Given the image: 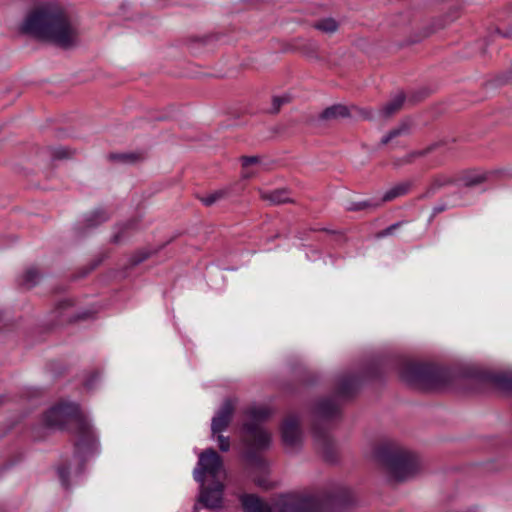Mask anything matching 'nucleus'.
Returning <instances> with one entry per match:
<instances>
[{
    "mask_svg": "<svg viewBox=\"0 0 512 512\" xmlns=\"http://www.w3.org/2000/svg\"><path fill=\"white\" fill-rule=\"evenodd\" d=\"M314 434H315L316 440L319 443H321L323 445H326L328 443V441H329L328 435L326 433L322 434L321 432H319L317 427L314 428Z\"/></svg>",
    "mask_w": 512,
    "mask_h": 512,
    "instance_id": "28",
    "label": "nucleus"
},
{
    "mask_svg": "<svg viewBox=\"0 0 512 512\" xmlns=\"http://www.w3.org/2000/svg\"><path fill=\"white\" fill-rule=\"evenodd\" d=\"M259 162L258 157L256 156H249V157H243L242 158V166L244 168L243 177L249 178L253 175V172L248 171V167L254 164H257Z\"/></svg>",
    "mask_w": 512,
    "mask_h": 512,
    "instance_id": "21",
    "label": "nucleus"
},
{
    "mask_svg": "<svg viewBox=\"0 0 512 512\" xmlns=\"http://www.w3.org/2000/svg\"><path fill=\"white\" fill-rule=\"evenodd\" d=\"M411 187L410 182H401L390 188L382 197V201H392L393 199L405 195Z\"/></svg>",
    "mask_w": 512,
    "mask_h": 512,
    "instance_id": "13",
    "label": "nucleus"
},
{
    "mask_svg": "<svg viewBox=\"0 0 512 512\" xmlns=\"http://www.w3.org/2000/svg\"><path fill=\"white\" fill-rule=\"evenodd\" d=\"M398 373L404 382L420 389L442 388L448 380V373L445 370L408 360L400 364Z\"/></svg>",
    "mask_w": 512,
    "mask_h": 512,
    "instance_id": "6",
    "label": "nucleus"
},
{
    "mask_svg": "<svg viewBox=\"0 0 512 512\" xmlns=\"http://www.w3.org/2000/svg\"><path fill=\"white\" fill-rule=\"evenodd\" d=\"M217 441L219 444V449L223 452H227L230 449V440L228 437L221 435V433L216 434Z\"/></svg>",
    "mask_w": 512,
    "mask_h": 512,
    "instance_id": "26",
    "label": "nucleus"
},
{
    "mask_svg": "<svg viewBox=\"0 0 512 512\" xmlns=\"http://www.w3.org/2000/svg\"><path fill=\"white\" fill-rule=\"evenodd\" d=\"M98 378H99V374H98V373L93 374L89 379H87V380H86V382H85V386H86L88 389L93 388V386H94V381H95L96 379H98Z\"/></svg>",
    "mask_w": 512,
    "mask_h": 512,
    "instance_id": "29",
    "label": "nucleus"
},
{
    "mask_svg": "<svg viewBox=\"0 0 512 512\" xmlns=\"http://www.w3.org/2000/svg\"><path fill=\"white\" fill-rule=\"evenodd\" d=\"M359 386V379L355 376H344L338 384V394L349 396Z\"/></svg>",
    "mask_w": 512,
    "mask_h": 512,
    "instance_id": "12",
    "label": "nucleus"
},
{
    "mask_svg": "<svg viewBox=\"0 0 512 512\" xmlns=\"http://www.w3.org/2000/svg\"><path fill=\"white\" fill-rule=\"evenodd\" d=\"M108 219L107 213L102 209H97L90 213L86 218L87 226L94 227Z\"/></svg>",
    "mask_w": 512,
    "mask_h": 512,
    "instance_id": "17",
    "label": "nucleus"
},
{
    "mask_svg": "<svg viewBox=\"0 0 512 512\" xmlns=\"http://www.w3.org/2000/svg\"><path fill=\"white\" fill-rule=\"evenodd\" d=\"M400 224L396 223L385 229L383 232L380 233V236H386L392 233V231L397 228Z\"/></svg>",
    "mask_w": 512,
    "mask_h": 512,
    "instance_id": "30",
    "label": "nucleus"
},
{
    "mask_svg": "<svg viewBox=\"0 0 512 512\" xmlns=\"http://www.w3.org/2000/svg\"><path fill=\"white\" fill-rule=\"evenodd\" d=\"M113 242L119 243L121 241V237L119 234H115L112 238Z\"/></svg>",
    "mask_w": 512,
    "mask_h": 512,
    "instance_id": "31",
    "label": "nucleus"
},
{
    "mask_svg": "<svg viewBox=\"0 0 512 512\" xmlns=\"http://www.w3.org/2000/svg\"><path fill=\"white\" fill-rule=\"evenodd\" d=\"M245 414L248 420L242 426L244 444L254 450L269 448L271 434L259 426V422L270 416V408L264 405H253L246 410Z\"/></svg>",
    "mask_w": 512,
    "mask_h": 512,
    "instance_id": "7",
    "label": "nucleus"
},
{
    "mask_svg": "<svg viewBox=\"0 0 512 512\" xmlns=\"http://www.w3.org/2000/svg\"><path fill=\"white\" fill-rule=\"evenodd\" d=\"M484 377H485V379L491 381L492 383H494L495 385H497L499 387L506 388L510 384V380L504 375L489 374V375H485Z\"/></svg>",
    "mask_w": 512,
    "mask_h": 512,
    "instance_id": "19",
    "label": "nucleus"
},
{
    "mask_svg": "<svg viewBox=\"0 0 512 512\" xmlns=\"http://www.w3.org/2000/svg\"><path fill=\"white\" fill-rule=\"evenodd\" d=\"M433 146H430L428 147L427 149H424V150H417V151H413L411 153H409L405 158H404V163H410L412 162L415 158L417 157H421V156H424L425 154H427L430 150H432Z\"/></svg>",
    "mask_w": 512,
    "mask_h": 512,
    "instance_id": "24",
    "label": "nucleus"
},
{
    "mask_svg": "<svg viewBox=\"0 0 512 512\" xmlns=\"http://www.w3.org/2000/svg\"><path fill=\"white\" fill-rule=\"evenodd\" d=\"M314 27L323 33L332 34L337 31L338 29V23L333 18H324L318 20Z\"/></svg>",
    "mask_w": 512,
    "mask_h": 512,
    "instance_id": "15",
    "label": "nucleus"
},
{
    "mask_svg": "<svg viewBox=\"0 0 512 512\" xmlns=\"http://www.w3.org/2000/svg\"><path fill=\"white\" fill-rule=\"evenodd\" d=\"M348 114H349L348 113V109L345 106L335 105V106L327 108L322 113V118H324V119H334V118H337V117H345Z\"/></svg>",
    "mask_w": 512,
    "mask_h": 512,
    "instance_id": "16",
    "label": "nucleus"
},
{
    "mask_svg": "<svg viewBox=\"0 0 512 512\" xmlns=\"http://www.w3.org/2000/svg\"><path fill=\"white\" fill-rule=\"evenodd\" d=\"M260 197L263 200L268 201L272 204H282V203L289 202L291 200L288 191L283 190V189L275 190V191H271V192L260 191Z\"/></svg>",
    "mask_w": 512,
    "mask_h": 512,
    "instance_id": "11",
    "label": "nucleus"
},
{
    "mask_svg": "<svg viewBox=\"0 0 512 512\" xmlns=\"http://www.w3.org/2000/svg\"><path fill=\"white\" fill-rule=\"evenodd\" d=\"M233 412V401L231 399L225 400L216 415L212 418L211 431L213 436L227 429L231 422Z\"/></svg>",
    "mask_w": 512,
    "mask_h": 512,
    "instance_id": "9",
    "label": "nucleus"
},
{
    "mask_svg": "<svg viewBox=\"0 0 512 512\" xmlns=\"http://www.w3.org/2000/svg\"><path fill=\"white\" fill-rule=\"evenodd\" d=\"M289 101V98L287 96H275L273 98L272 102V110L271 112L277 113L280 109V107Z\"/></svg>",
    "mask_w": 512,
    "mask_h": 512,
    "instance_id": "25",
    "label": "nucleus"
},
{
    "mask_svg": "<svg viewBox=\"0 0 512 512\" xmlns=\"http://www.w3.org/2000/svg\"><path fill=\"white\" fill-rule=\"evenodd\" d=\"M339 413V405L334 398L320 400L314 409V416L318 420H329Z\"/></svg>",
    "mask_w": 512,
    "mask_h": 512,
    "instance_id": "10",
    "label": "nucleus"
},
{
    "mask_svg": "<svg viewBox=\"0 0 512 512\" xmlns=\"http://www.w3.org/2000/svg\"><path fill=\"white\" fill-rule=\"evenodd\" d=\"M404 95L398 94L393 99H391L380 111L379 113L383 117H389L392 114H394L396 111H398L404 102Z\"/></svg>",
    "mask_w": 512,
    "mask_h": 512,
    "instance_id": "14",
    "label": "nucleus"
},
{
    "mask_svg": "<svg viewBox=\"0 0 512 512\" xmlns=\"http://www.w3.org/2000/svg\"><path fill=\"white\" fill-rule=\"evenodd\" d=\"M366 206H367V204L364 202V203L359 204V205H358V206H356V207H353L352 209H354V210L362 209V208H364V207H366Z\"/></svg>",
    "mask_w": 512,
    "mask_h": 512,
    "instance_id": "32",
    "label": "nucleus"
},
{
    "mask_svg": "<svg viewBox=\"0 0 512 512\" xmlns=\"http://www.w3.org/2000/svg\"><path fill=\"white\" fill-rule=\"evenodd\" d=\"M22 28L26 33L65 48L75 45L79 35L76 21L54 2L37 5L27 15Z\"/></svg>",
    "mask_w": 512,
    "mask_h": 512,
    "instance_id": "1",
    "label": "nucleus"
},
{
    "mask_svg": "<svg viewBox=\"0 0 512 512\" xmlns=\"http://www.w3.org/2000/svg\"><path fill=\"white\" fill-rule=\"evenodd\" d=\"M240 501L245 512H329L326 504L312 497L286 496L275 507L254 494L242 495Z\"/></svg>",
    "mask_w": 512,
    "mask_h": 512,
    "instance_id": "5",
    "label": "nucleus"
},
{
    "mask_svg": "<svg viewBox=\"0 0 512 512\" xmlns=\"http://www.w3.org/2000/svg\"><path fill=\"white\" fill-rule=\"evenodd\" d=\"M404 131L403 128H396V129H393L392 131H390L387 135H385L382 139H381V143L382 144H387L391 139L399 136L400 134H402V132Z\"/></svg>",
    "mask_w": 512,
    "mask_h": 512,
    "instance_id": "27",
    "label": "nucleus"
},
{
    "mask_svg": "<svg viewBox=\"0 0 512 512\" xmlns=\"http://www.w3.org/2000/svg\"><path fill=\"white\" fill-rule=\"evenodd\" d=\"M49 427L71 425L76 435L75 457L83 461L98 452V439L87 416L75 403H62L52 407L44 417Z\"/></svg>",
    "mask_w": 512,
    "mask_h": 512,
    "instance_id": "2",
    "label": "nucleus"
},
{
    "mask_svg": "<svg viewBox=\"0 0 512 512\" xmlns=\"http://www.w3.org/2000/svg\"><path fill=\"white\" fill-rule=\"evenodd\" d=\"M486 179L483 174H473L465 177L464 183L466 186H475L482 183Z\"/></svg>",
    "mask_w": 512,
    "mask_h": 512,
    "instance_id": "23",
    "label": "nucleus"
},
{
    "mask_svg": "<svg viewBox=\"0 0 512 512\" xmlns=\"http://www.w3.org/2000/svg\"><path fill=\"white\" fill-rule=\"evenodd\" d=\"M38 279H39V273H38L37 269L30 268L25 272L23 282L28 287H32L37 283Z\"/></svg>",
    "mask_w": 512,
    "mask_h": 512,
    "instance_id": "20",
    "label": "nucleus"
},
{
    "mask_svg": "<svg viewBox=\"0 0 512 512\" xmlns=\"http://www.w3.org/2000/svg\"><path fill=\"white\" fill-rule=\"evenodd\" d=\"M282 439L286 446L295 447L302 440L300 421L296 415H289L282 425Z\"/></svg>",
    "mask_w": 512,
    "mask_h": 512,
    "instance_id": "8",
    "label": "nucleus"
},
{
    "mask_svg": "<svg viewBox=\"0 0 512 512\" xmlns=\"http://www.w3.org/2000/svg\"><path fill=\"white\" fill-rule=\"evenodd\" d=\"M225 471L221 457L213 449L200 453L193 471L194 479L200 483L199 501L207 508H220L224 485L221 479Z\"/></svg>",
    "mask_w": 512,
    "mask_h": 512,
    "instance_id": "3",
    "label": "nucleus"
},
{
    "mask_svg": "<svg viewBox=\"0 0 512 512\" xmlns=\"http://www.w3.org/2000/svg\"><path fill=\"white\" fill-rule=\"evenodd\" d=\"M226 195H227V190L220 189V190L214 191V192L202 197L201 201L204 205L210 206V205H213L214 203L218 202L219 200L225 198Z\"/></svg>",
    "mask_w": 512,
    "mask_h": 512,
    "instance_id": "18",
    "label": "nucleus"
},
{
    "mask_svg": "<svg viewBox=\"0 0 512 512\" xmlns=\"http://www.w3.org/2000/svg\"><path fill=\"white\" fill-rule=\"evenodd\" d=\"M58 476L60 478L62 486L68 488L70 485L69 482V475H70V468L65 466H60L57 469Z\"/></svg>",
    "mask_w": 512,
    "mask_h": 512,
    "instance_id": "22",
    "label": "nucleus"
},
{
    "mask_svg": "<svg viewBox=\"0 0 512 512\" xmlns=\"http://www.w3.org/2000/svg\"><path fill=\"white\" fill-rule=\"evenodd\" d=\"M375 458L386 468L394 481H405L416 474L419 468L418 458L412 452L391 443L379 445Z\"/></svg>",
    "mask_w": 512,
    "mask_h": 512,
    "instance_id": "4",
    "label": "nucleus"
}]
</instances>
